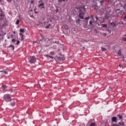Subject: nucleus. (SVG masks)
Instances as JSON below:
<instances>
[{"instance_id":"nucleus-1","label":"nucleus","mask_w":126,"mask_h":126,"mask_svg":"<svg viewBox=\"0 0 126 126\" xmlns=\"http://www.w3.org/2000/svg\"><path fill=\"white\" fill-rule=\"evenodd\" d=\"M101 12L105 14V17L106 19L112 17V14H110V12L112 11L111 7H103L100 9Z\"/></svg>"},{"instance_id":"nucleus-2","label":"nucleus","mask_w":126,"mask_h":126,"mask_svg":"<svg viewBox=\"0 0 126 126\" xmlns=\"http://www.w3.org/2000/svg\"><path fill=\"white\" fill-rule=\"evenodd\" d=\"M76 9H77V10H79V18H80V19H84V14L86 13L85 7L84 6H78L76 7Z\"/></svg>"},{"instance_id":"nucleus-3","label":"nucleus","mask_w":126,"mask_h":126,"mask_svg":"<svg viewBox=\"0 0 126 126\" xmlns=\"http://www.w3.org/2000/svg\"><path fill=\"white\" fill-rule=\"evenodd\" d=\"M3 100L6 102H10L11 101V96L9 94H5L3 96Z\"/></svg>"},{"instance_id":"nucleus-4","label":"nucleus","mask_w":126,"mask_h":126,"mask_svg":"<svg viewBox=\"0 0 126 126\" xmlns=\"http://www.w3.org/2000/svg\"><path fill=\"white\" fill-rule=\"evenodd\" d=\"M29 61L30 63L32 64L36 63V58L34 56H31L29 58Z\"/></svg>"},{"instance_id":"nucleus-5","label":"nucleus","mask_w":126,"mask_h":126,"mask_svg":"<svg viewBox=\"0 0 126 126\" xmlns=\"http://www.w3.org/2000/svg\"><path fill=\"white\" fill-rule=\"evenodd\" d=\"M52 22V21L51 20H48L47 22H45L44 23V25L45 26V28L46 29H48L51 26V23Z\"/></svg>"},{"instance_id":"nucleus-6","label":"nucleus","mask_w":126,"mask_h":126,"mask_svg":"<svg viewBox=\"0 0 126 126\" xmlns=\"http://www.w3.org/2000/svg\"><path fill=\"white\" fill-rule=\"evenodd\" d=\"M38 7L40 8V9H42V8L44 9H45V3H44V2H43L42 0H40L38 1Z\"/></svg>"},{"instance_id":"nucleus-7","label":"nucleus","mask_w":126,"mask_h":126,"mask_svg":"<svg viewBox=\"0 0 126 126\" xmlns=\"http://www.w3.org/2000/svg\"><path fill=\"white\" fill-rule=\"evenodd\" d=\"M116 56H117L118 57H119L120 58H122V59L124 58V56H123V55L122 54V53L120 50L117 52V55Z\"/></svg>"},{"instance_id":"nucleus-8","label":"nucleus","mask_w":126,"mask_h":126,"mask_svg":"<svg viewBox=\"0 0 126 126\" xmlns=\"http://www.w3.org/2000/svg\"><path fill=\"white\" fill-rule=\"evenodd\" d=\"M44 56L46 57L47 58H49L52 60L55 59L56 60L57 59V56H56V57H53V56H49L48 54L45 55Z\"/></svg>"},{"instance_id":"nucleus-9","label":"nucleus","mask_w":126,"mask_h":126,"mask_svg":"<svg viewBox=\"0 0 126 126\" xmlns=\"http://www.w3.org/2000/svg\"><path fill=\"white\" fill-rule=\"evenodd\" d=\"M120 4H121V6H122V7H124V8H126V2H125L124 1H120Z\"/></svg>"},{"instance_id":"nucleus-10","label":"nucleus","mask_w":126,"mask_h":126,"mask_svg":"<svg viewBox=\"0 0 126 126\" xmlns=\"http://www.w3.org/2000/svg\"><path fill=\"white\" fill-rule=\"evenodd\" d=\"M64 59L65 58L63 56H61V57H57V59H56V60H58V61H63L64 60Z\"/></svg>"},{"instance_id":"nucleus-11","label":"nucleus","mask_w":126,"mask_h":126,"mask_svg":"<svg viewBox=\"0 0 126 126\" xmlns=\"http://www.w3.org/2000/svg\"><path fill=\"white\" fill-rule=\"evenodd\" d=\"M57 48H54V51H51V52H50V55L53 56L55 55V54L57 53Z\"/></svg>"},{"instance_id":"nucleus-12","label":"nucleus","mask_w":126,"mask_h":126,"mask_svg":"<svg viewBox=\"0 0 126 126\" xmlns=\"http://www.w3.org/2000/svg\"><path fill=\"white\" fill-rule=\"evenodd\" d=\"M7 86H5V85H2V91H3L4 92H5L6 91V89H7Z\"/></svg>"},{"instance_id":"nucleus-13","label":"nucleus","mask_w":126,"mask_h":126,"mask_svg":"<svg viewBox=\"0 0 126 126\" xmlns=\"http://www.w3.org/2000/svg\"><path fill=\"white\" fill-rule=\"evenodd\" d=\"M43 41H44V39H40L37 41H34V43H37V44H42Z\"/></svg>"},{"instance_id":"nucleus-14","label":"nucleus","mask_w":126,"mask_h":126,"mask_svg":"<svg viewBox=\"0 0 126 126\" xmlns=\"http://www.w3.org/2000/svg\"><path fill=\"white\" fill-rule=\"evenodd\" d=\"M111 121L113 122H115V123L117 121V117H112V119H111Z\"/></svg>"},{"instance_id":"nucleus-15","label":"nucleus","mask_w":126,"mask_h":126,"mask_svg":"<svg viewBox=\"0 0 126 126\" xmlns=\"http://www.w3.org/2000/svg\"><path fill=\"white\" fill-rule=\"evenodd\" d=\"M109 24L111 26H113V27H115V26H117V25L114 22H111V21H109Z\"/></svg>"},{"instance_id":"nucleus-16","label":"nucleus","mask_w":126,"mask_h":126,"mask_svg":"<svg viewBox=\"0 0 126 126\" xmlns=\"http://www.w3.org/2000/svg\"><path fill=\"white\" fill-rule=\"evenodd\" d=\"M99 3L100 5H105V1L104 0H102L100 1Z\"/></svg>"},{"instance_id":"nucleus-17","label":"nucleus","mask_w":126,"mask_h":126,"mask_svg":"<svg viewBox=\"0 0 126 126\" xmlns=\"http://www.w3.org/2000/svg\"><path fill=\"white\" fill-rule=\"evenodd\" d=\"M80 19H77L76 20V23L77 25H79V24H80Z\"/></svg>"},{"instance_id":"nucleus-18","label":"nucleus","mask_w":126,"mask_h":126,"mask_svg":"<svg viewBox=\"0 0 126 126\" xmlns=\"http://www.w3.org/2000/svg\"><path fill=\"white\" fill-rule=\"evenodd\" d=\"M117 117L119 118V120H123V116L120 114L117 115Z\"/></svg>"},{"instance_id":"nucleus-19","label":"nucleus","mask_w":126,"mask_h":126,"mask_svg":"<svg viewBox=\"0 0 126 126\" xmlns=\"http://www.w3.org/2000/svg\"><path fill=\"white\" fill-rule=\"evenodd\" d=\"M119 126H125V123L124 122H119Z\"/></svg>"},{"instance_id":"nucleus-20","label":"nucleus","mask_w":126,"mask_h":126,"mask_svg":"<svg viewBox=\"0 0 126 126\" xmlns=\"http://www.w3.org/2000/svg\"><path fill=\"white\" fill-rule=\"evenodd\" d=\"M88 125L89 126H96V124L95 123H91V124H90V123H89Z\"/></svg>"},{"instance_id":"nucleus-21","label":"nucleus","mask_w":126,"mask_h":126,"mask_svg":"<svg viewBox=\"0 0 126 126\" xmlns=\"http://www.w3.org/2000/svg\"><path fill=\"white\" fill-rule=\"evenodd\" d=\"M20 32H21V33H24V32H25V31L24 29H20Z\"/></svg>"},{"instance_id":"nucleus-22","label":"nucleus","mask_w":126,"mask_h":126,"mask_svg":"<svg viewBox=\"0 0 126 126\" xmlns=\"http://www.w3.org/2000/svg\"><path fill=\"white\" fill-rule=\"evenodd\" d=\"M15 105V102L10 103V106H11L12 107H14Z\"/></svg>"},{"instance_id":"nucleus-23","label":"nucleus","mask_w":126,"mask_h":126,"mask_svg":"<svg viewBox=\"0 0 126 126\" xmlns=\"http://www.w3.org/2000/svg\"><path fill=\"white\" fill-rule=\"evenodd\" d=\"M99 7H98V6L97 5H95L94 6V9H95V10H96V11H98V8Z\"/></svg>"},{"instance_id":"nucleus-24","label":"nucleus","mask_w":126,"mask_h":126,"mask_svg":"<svg viewBox=\"0 0 126 126\" xmlns=\"http://www.w3.org/2000/svg\"><path fill=\"white\" fill-rule=\"evenodd\" d=\"M63 27H64V29H68V26H67V25H64V26H63Z\"/></svg>"},{"instance_id":"nucleus-25","label":"nucleus","mask_w":126,"mask_h":126,"mask_svg":"<svg viewBox=\"0 0 126 126\" xmlns=\"http://www.w3.org/2000/svg\"><path fill=\"white\" fill-rule=\"evenodd\" d=\"M101 26L103 28H106V27H107V25L106 24H102Z\"/></svg>"},{"instance_id":"nucleus-26","label":"nucleus","mask_w":126,"mask_h":126,"mask_svg":"<svg viewBox=\"0 0 126 126\" xmlns=\"http://www.w3.org/2000/svg\"><path fill=\"white\" fill-rule=\"evenodd\" d=\"M20 43V41L19 40H16V42H15V44L16 45H18V44H19Z\"/></svg>"},{"instance_id":"nucleus-27","label":"nucleus","mask_w":126,"mask_h":126,"mask_svg":"<svg viewBox=\"0 0 126 126\" xmlns=\"http://www.w3.org/2000/svg\"><path fill=\"white\" fill-rule=\"evenodd\" d=\"M19 22H20V21H19V20H17L16 21V24L17 25H18V24H19Z\"/></svg>"},{"instance_id":"nucleus-28","label":"nucleus","mask_w":126,"mask_h":126,"mask_svg":"<svg viewBox=\"0 0 126 126\" xmlns=\"http://www.w3.org/2000/svg\"><path fill=\"white\" fill-rule=\"evenodd\" d=\"M90 25H93V20H91L90 21Z\"/></svg>"},{"instance_id":"nucleus-29","label":"nucleus","mask_w":126,"mask_h":126,"mask_svg":"<svg viewBox=\"0 0 126 126\" xmlns=\"http://www.w3.org/2000/svg\"><path fill=\"white\" fill-rule=\"evenodd\" d=\"M111 126H119L118 124H113L111 125Z\"/></svg>"},{"instance_id":"nucleus-30","label":"nucleus","mask_w":126,"mask_h":126,"mask_svg":"<svg viewBox=\"0 0 126 126\" xmlns=\"http://www.w3.org/2000/svg\"><path fill=\"white\" fill-rule=\"evenodd\" d=\"M101 51H102L105 52L106 51H107V50H106L105 48H101Z\"/></svg>"},{"instance_id":"nucleus-31","label":"nucleus","mask_w":126,"mask_h":126,"mask_svg":"<svg viewBox=\"0 0 126 126\" xmlns=\"http://www.w3.org/2000/svg\"><path fill=\"white\" fill-rule=\"evenodd\" d=\"M12 42H13V43H14V44H15V43H16V40H15L14 39H13L12 40Z\"/></svg>"},{"instance_id":"nucleus-32","label":"nucleus","mask_w":126,"mask_h":126,"mask_svg":"<svg viewBox=\"0 0 126 126\" xmlns=\"http://www.w3.org/2000/svg\"><path fill=\"white\" fill-rule=\"evenodd\" d=\"M24 38H23V35L21 36V41H23Z\"/></svg>"},{"instance_id":"nucleus-33","label":"nucleus","mask_w":126,"mask_h":126,"mask_svg":"<svg viewBox=\"0 0 126 126\" xmlns=\"http://www.w3.org/2000/svg\"><path fill=\"white\" fill-rule=\"evenodd\" d=\"M59 7H57L56 9V12H59Z\"/></svg>"},{"instance_id":"nucleus-34","label":"nucleus","mask_w":126,"mask_h":126,"mask_svg":"<svg viewBox=\"0 0 126 126\" xmlns=\"http://www.w3.org/2000/svg\"><path fill=\"white\" fill-rule=\"evenodd\" d=\"M123 41H124V42H126V37L123 38Z\"/></svg>"},{"instance_id":"nucleus-35","label":"nucleus","mask_w":126,"mask_h":126,"mask_svg":"<svg viewBox=\"0 0 126 126\" xmlns=\"http://www.w3.org/2000/svg\"><path fill=\"white\" fill-rule=\"evenodd\" d=\"M6 1H7V2L10 3L11 2V1H12V0H6Z\"/></svg>"},{"instance_id":"nucleus-36","label":"nucleus","mask_w":126,"mask_h":126,"mask_svg":"<svg viewBox=\"0 0 126 126\" xmlns=\"http://www.w3.org/2000/svg\"><path fill=\"white\" fill-rule=\"evenodd\" d=\"M123 20H124V21H126V16H125L123 18Z\"/></svg>"},{"instance_id":"nucleus-37","label":"nucleus","mask_w":126,"mask_h":126,"mask_svg":"<svg viewBox=\"0 0 126 126\" xmlns=\"http://www.w3.org/2000/svg\"><path fill=\"white\" fill-rule=\"evenodd\" d=\"M95 19H96V21H95V22H97V21H98V17L96 16Z\"/></svg>"},{"instance_id":"nucleus-38","label":"nucleus","mask_w":126,"mask_h":126,"mask_svg":"<svg viewBox=\"0 0 126 126\" xmlns=\"http://www.w3.org/2000/svg\"><path fill=\"white\" fill-rule=\"evenodd\" d=\"M0 16H1V17H4V14H1Z\"/></svg>"},{"instance_id":"nucleus-39","label":"nucleus","mask_w":126,"mask_h":126,"mask_svg":"<svg viewBox=\"0 0 126 126\" xmlns=\"http://www.w3.org/2000/svg\"><path fill=\"white\" fill-rule=\"evenodd\" d=\"M60 1H67V0H60Z\"/></svg>"},{"instance_id":"nucleus-40","label":"nucleus","mask_w":126,"mask_h":126,"mask_svg":"<svg viewBox=\"0 0 126 126\" xmlns=\"http://www.w3.org/2000/svg\"><path fill=\"white\" fill-rule=\"evenodd\" d=\"M31 3H32V4H33V3H34V0H31Z\"/></svg>"},{"instance_id":"nucleus-41","label":"nucleus","mask_w":126,"mask_h":126,"mask_svg":"<svg viewBox=\"0 0 126 126\" xmlns=\"http://www.w3.org/2000/svg\"><path fill=\"white\" fill-rule=\"evenodd\" d=\"M34 13H38V12H36V8L34 9Z\"/></svg>"},{"instance_id":"nucleus-42","label":"nucleus","mask_w":126,"mask_h":126,"mask_svg":"<svg viewBox=\"0 0 126 126\" xmlns=\"http://www.w3.org/2000/svg\"><path fill=\"white\" fill-rule=\"evenodd\" d=\"M2 38V35H1V34H0V40H1Z\"/></svg>"},{"instance_id":"nucleus-43","label":"nucleus","mask_w":126,"mask_h":126,"mask_svg":"<svg viewBox=\"0 0 126 126\" xmlns=\"http://www.w3.org/2000/svg\"><path fill=\"white\" fill-rule=\"evenodd\" d=\"M88 19H89V17H88L86 18L85 19V20H88Z\"/></svg>"},{"instance_id":"nucleus-44","label":"nucleus","mask_w":126,"mask_h":126,"mask_svg":"<svg viewBox=\"0 0 126 126\" xmlns=\"http://www.w3.org/2000/svg\"><path fill=\"white\" fill-rule=\"evenodd\" d=\"M30 17H32V18H34V16L33 15H30Z\"/></svg>"},{"instance_id":"nucleus-45","label":"nucleus","mask_w":126,"mask_h":126,"mask_svg":"<svg viewBox=\"0 0 126 126\" xmlns=\"http://www.w3.org/2000/svg\"><path fill=\"white\" fill-rule=\"evenodd\" d=\"M4 73H5V74H7V71H4L3 72Z\"/></svg>"},{"instance_id":"nucleus-46","label":"nucleus","mask_w":126,"mask_h":126,"mask_svg":"<svg viewBox=\"0 0 126 126\" xmlns=\"http://www.w3.org/2000/svg\"><path fill=\"white\" fill-rule=\"evenodd\" d=\"M20 36H23V34H22V33H20Z\"/></svg>"},{"instance_id":"nucleus-47","label":"nucleus","mask_w":126,"mask_h":126,"mask_svg":"<svg viewBox=\"0 0 126 126\" xmlns=\"http://www.w3.org/2000/svg\"><path fill=\"white\" fill-rule=\"evenodd\" d=\"M119 24H124V23L123 22H120L119 23Z\"/></svg>"},{"instance_id":"nucleus-48","label":"nucleus","mask_w":126,"mask_h":126,"mask_svg":"<svg viewBox=\"0 0 126 126\" xmlns=\"http://www.w3.org/2000/svg\"><path fill=\"white\" fill-rule=\"evenodd\" d=\"M10 93H13V90L12 89H10Z\"/></svg>"},{"instance_id":"nucleus-49","label":"nucleus","mask_w":126,"mask_h":126,"mask_svg":"<svg viewBox=\"0 0 126 126\" xmlns=\"http://www.w3.org/2000/svg\"><path fill=\"white\" fill-rule=\"evenodd\" d=\"M44 47H49V45H44Z\"/></svg>"},{"instance_id":"nucleus-50","label":"nucleus","mask_w":126,"mask_h":126,"mask_svg":"<svg viewBox=\"0 0 126 126\" xmlns=\"http://www.w3.org/2000/svg\"><path fill=\"white\" fill-rule=\"evenodd\" d=\"M119 66L120 67H121V64H120L119 65Z\"/></svg>"},{"instance_id":"nucleus-51","label":"nucleus","mask_w":126,"mask_h":126,"mask_svg":"<svg viewBox=\"0 0 126 126\" xmlns=\"http://www.w3.org/2000/svg\"><path fill=\"white\" fill-rule=\"evenodd\" d=\"M4 71H0V72H3Z\"/></svg>"},{"instance_id":"nucleus-52","label":"nucleus","mask_w":126,"mask_h":126,"mask_svg":"<svg viewBox=\"0 0 126 126\" xmlns=\"http://www.w3.org/2000/svg\"><path fill=\"white\" fill-rule=\"evenodd\" d=\"M110 4H111V5L113 4V2H110Z\"/></svg>"},{"instance_id":"nucleus-53","label":"nucleus","mask_w":126,"mask_h":126,"mask_svg":"<svg viewBox=\"0 0 126 126\" xmlns=\"http://www.w3.org/2000/svg\"><path fill=\"white\" fill-rule=\"evenodd\" d=\"M14 34H15V31L13 32Z\"/></svg>"},{"instance_id":"nucleus-54","label":"nucleus","mask_w":126,"mask_h":126,"mask_svg":"<svg viewBox=\"0 0 126 126\" xmlns=\"http://www.w3.org/2000/svg\"><path fill=\"white\" fill-rule=\"evenodd\" d=\"M49 43H51V41H50V40H49V41H48Z\"/></svg>"},{"instance_id":"nucleus-55","label":"nucleus","mask_w":126,"mask_h":126,"mask_svg":"<svg viewBox=\"0 0 126 126\" xmlns=\"http://www.w3.org/2000/svg\"><path fill=\"white\" fill-rule=\"evenodd\" d=\"M104 35H107V33H104Z\"/></svg>"},{"instance_id":"nucleus-56","label":"nucleus","mask_w":126,"mask_h":126,"mask_svg":"<svg viewBox=\"0 0 126 126\" xmlns=\"http://www.w3.org/2000/svg\"><path fill=\"white\" fill-rule=\"evenodd\" d=\"M13 50H14V48H13Z\"/></svg>"},{"instance_id":"nucleus-57","label":"nucleus","mask_w":126,"mask_h":126,"mask_svg":"<svg viewBox=\"0 0 126 126\" xmlns=\"http://www.w3.org/2000/svg\"><path fill=\"white\" fill-rule=\"evenodd\" d=\"M16 1L17 2V1H18V0H16Z\"/></svg>"},{"instance_id":"nucleus-58","label":"nucleus","mask_w":126,"mask_h":126,"mask_svg":"<svg viewBox=\"0 0 126 126\" xmlns=\"http://www.w3.org/2000/svg\"><path fill=\"white\" fill-rule=\"evenodd\" d=\"M0 2H1V0H0Z\"/></svg>"},{"instance_id":"nucleus-59","label":"nucleus","mask_w":126,"mask_h":126,"mask_svg":"<svg viewBox=\"0 0 126 126\" xmlns=\"http://www.w3.org/2000/svg\"><path fill=\"white\" fill-rule=\"evenodd\" d=\"M12 48H14V46H12Z\"/></svg>"},{"instance_id":"nucleus-60","label":"nucleus","mask_w":126,"mask_h":126,"mask_svg":"<svg viewBox=\"0 0 126 126\" xmlns=\"http://www.w3.org/2000/svg\"><path fill=\"white\" fill-rule=\"evenodd\" d=\"M110 1H109V2H108V3H110Z\"/></svg>"},{"instance_id":"nucleus-61","label":"nucleus","mask_w":126,"mask_h":126,"mask_svg":"<svg viewBox=\"0 0 126 126\" xmlns=\"http://www.w3.org/2000/svg\"><path fill=\"white\" fill-rule=\"evenodd\" d=\"M40 23H41V24H42V23L40 22Z\"/></svg>"},{"instance_id":"nucleus-62","label":"nucleus","mask_w":126,"mask_h":126,"mask_svg":"<svg viewBox=\"0 0 126 126\" xmlns=\"http://www.w3.org/2000/svg\"><path fill=\"white\" fill-rule=\"evenodd\" d=\"M84 28H85V26H84Z\"/></svg>"},{"instance_id":"nucleus-63","label":"nucleus","mask_w":126,"mask_h":126,"mask_svg":"<svg viewBox=\"0 0 126 126\" xmlns=\"http://www.w3.org/2000/svg\"><path fill=\"white\" fill-rule=\"evenodd\" d=\"M84 28H85V26H84Z\"/></svg>"},{"instance_id":"nucleus-64","label":"nucleus","mask_w":126,"mask_h":126,"mask_svg":"<svg viewBox=\"0 0 126 126\" xmlns=\"http://www.w3.org/2000/svg\"><path fill=\"white\" fill-rule=\"evenodd\" d=\"M14 2H15V1H14Z\"/></svg>"}]
</instances>
